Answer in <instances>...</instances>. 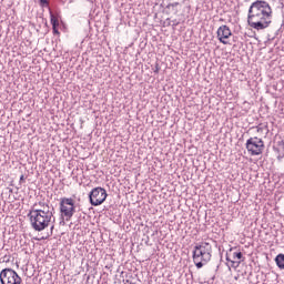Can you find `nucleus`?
Here are the masks:
<instances>
[{"label": "nucleus", "instance_id": "423d86ee", "mask_svg": "<svg viewBox=\"0 0 284 284\" xmlns=\"http://www.w3.org/2000/svg\"><path fill=\"white\" fill-rule=\"evenodd\" d=\"M246 150L252 156H258V154H263V150H265V142L257 136L250 138L246 141Z\"/></svg>", "mask_w": 284, "mask_h": 284}, {"label": "nucleus", "instance_id": "2eb2a0df", "mask_svg": "<svg viewBox=\"0 0 284 284\" xmlns=\"http://www.w3.org/2000/svg\"><path fill=\"white\" fill-rule=\"evenodd\" d=\"M179 6V2L169 3L166 6V9L170 10V8H176Z\"/></svg>", "mask_w": 284, "mask_h": 284}, {"label": "nucleus", "instance_id": "39448f33", "mask_svg": "<svg viewBox=\"0 0 284 284\" xmlns=\"http://www.w3.org/2000/svg\"><path fill=\"white\" fill-rule=\"evenodd\" d=\"M0 283L1 284H23V280L19 276L12 268H3L0 272Z\"/></svg>", "mask_w": 284, "mask_h": 284}, {"label": "nucleus", "instance_id": "1a4fd4ad", "mask_svg": "<svg viewBox=\"0 0 284 284\" xmlns=\"http://www.w3.org/2000/svg\"><path fill=\"white\" fill-rule=\"evenodd\" d=\"M232 37V30H230V27L223 24L217 29V39L220 43H223V45H227V38Z\"/></svg>", "mask_w": 284, "mask_h": 284}, {"label": "nucleus", "instance_id": "f8f14e48", "mask_svg": "<svg viewBox=\"0 0 284 284\" xmlns=\"http://www.w3.org/2000/svg\"><path fill=\"white\" fill-rule=\"evenodd\" d=\"M278 152V159H284V142L280 141L277 148L275 149Z\"/></svg>", "mask_w": 284, "mask_h": 284}, {"label": "nucleus", "instance_id": "9b49d317", "mask_svg": "<svg viewBox=\"0 0 284 284\" xmlns=\"http://www.w3.org/2000/svg\"><path fill=\"white\" fill-rule=\"evenodd\" d=\"M275 263L280 270H284V254L280 253L275 257Z\"/></svg>", "mask_w": 284, "mask_h": 284}, {"label": "nucleus", "instance_id": "20e7f679", "mask_svg": "<svg viewBox=\"0 0 284 284\" xmlns=\"http://www.w3.org/2000/svg\"><path fill=\"white\" fill-rule=\"evenodd\" d=\"M77 212V206H74V200L72 197H62L60 200V213L64 216L65 221H71Z\"/></svg>", "mask_w": 284, "mask_h": 284}, {"label": "nucleus", "instance_id": "7ed1b4c3", "mask_svg": "<svg viewBox=\"0 0 284 284\" xmlns=\"http://www.w3.org/2000/svg\"><path fill=\"white\" fill-rule=\"evenodd\" d=\"M30 219L31 226L36 232H43L45 227H49L50 223H54L55 219L52 214H43V213H36L32 211H29L28 214Z\"/></svg>", "mask_w": 284, "mask_h": 284}, {"label": "nucleus", "instance_id": "412c9836", "mask_svg": "<svg viewBox=\"0 0 284 284\" xmlns=\"http://www.w3.org/2000/svg\"><path fill=\"white\" fill-rule=\"evenodd\" d=\"M52 230H54V224H52V226H51V231H52Z\"/></svg>", "mask_w": 284, "mask_h": 284}, {"label": "nucleus", "instance_id": "4468645a", "mask_svg": "<svg viewBox=\"0 0 284 284\" xmlns=\"http://www.w3.org/2000/svg\"><path fill=\"white\" fill-rule=\"evenodd\" d=\"M41 8H50V1L48 0H40Z\"/></svg>", "mask_w": 284, "mask_h": 284}, {"label": "nucleus", "instance_id": "6e6552de", "mask_svg": "<svg viewBox=\"0 0 284 284\" xmlns=\"http://www.w3.org/2000/svg\"><path fill=\"white\" fill-rule=\"evenodd\" d=\"M30 212H36L38 214H52L54 215V207H50V204L40 201L34 203L30 210Z\"/></svg>", "mask_w": 284, "mask_h": 284}, {"label": "nucleus", "instance_id": "f257e3e1", "mask_svg": "<svg viewBox=\"0 0 284 284\" xmlns=\"http://www.w3.org/2000/svg\"><path fill=\"white\" fill-rule=\"evenodd\" d=\"M247 23L253 30H265L272 23V7L264 0L253 2L248 9Z\"/></svg>", "mask_w": 284, "mask_h": 284}, {"label": "nucleus", "instance_id": "a211bd4d", "mask_svg": "<svg viewBox=\"0 0 284 284\" xmlns=\"http://www.w3.org/2000/svg\"><path fill=\"white\" fill-rule=\"evenodd\" d=\"M53 34H59V27H52Z\"/></svg>", "mask_w": 284, "mask_h": 284}, {"label": "nucleus", "instance_id": "aec40b11", "mask_svg": "<svg viewBox=\"0 0 284 284\" xmlns=\"http://www.w3.org/2000/svg\"><path fill=\"white\" fill-rule=\"evenodd\" d=\"M261 130H263V129L257 126V132H261Z\"/></svg>", "mask_w": 284, "mask_h": 284}, {"label": "nucleus", "instance_id": "f03ea898", "mask_svg": "<svg viewBox=\"0 0 284 284\" xmlns=\"http://www.w3.org/2000/svg\"><path fill=\"white\" fill-rule=\"evenodd\" d=\"M212 260V245L207 242L196 244L193 250V263L197 270Z\"/></svg>", "mask_w": 284, "mask_h": 284}, {"label": "nucleus", "instance_id": "ddd939ff", "mask_svg": "<svg viewBox=\"0 0 284 284\" xmlns=\"http://www.w3.org/2000/svg\"><path fill=\"white\" fill-rule=\"evenodd\" d=\"M50 19L52 28L59 27V18H57L52 11H50Z\"/></svg>", "mask_w": 284, "mask_h": 284}, {"label": "nucleus", "instance_id": "6ab92c4d", "mask_svg": "<svg viewBox=\"0 0 284 284\" xmlns=\"http://www.w3.org/2000/svg\"><path fill=\"white\" fill-rule=\"evenodd\" d=\"M22 181H26V178L23 175L20 176V183H22Z\"/></svg>", "mask_w": 284, "mask_h": 284}, {"label": "nucleus", "instance_id": "dca6fc26", "mask_svg": "<svg viewBox=\"0 0 284 284\" xmlns=\"http://www.w3.org/2000/svg\"><path fill=\"white\" fill-rule=\"evenodd\" d=\"M1 260L2 263H10V255H4Z\"/></svg>", "mask_w": 284, "mask_h": 284}, {"label": "nucleus", "instance_id": "4be33fe9", "mask_svg": "<svg viewBox=\"0 0 284 284\" xmlns=\"http://www.w3.org/2000/svg\"><path fill=\"white\" fill-rule=\"evenodd\" d=\"M10 194H12V189L9 190Z\"/></svg>", "mask_w": 284, "mask_h": 284}, {"label": "nucleus", "instance_id": "9d476101", "mask_svg": "<svg viewBox=\"0 0 284 284\" xmlns=\"http://www.w3.org/2000/svg\"><path fill=\"white\" fill-rule=\"evenodd\" d=\"M241 258H243V253L234 252L232 257H230V253H226V261L231 263V267H239L241 265Z\"/></svg>", "mask_w": 284, "mask_h": 284}, {"label": "nucleus", "instance_id": "0eeeda50", "mask_svg": "<svg viewBox=\"0 0 284 284\" xmlns=\"http://www.w3.org/2000/svg\"><path fill=\"white\" fill-rule=\"evenodd\" d=\"M105 199H108V192L101 186L94 187L89 193V201L94 207L103 205V203H105Z\"/></svg>", "mask_w": 284, "mask_h": 284}, {"label": "nucleus", "instance_id": "f3484780", "mask_svg": "<svg viewBox=\"0 0 284 284\" xmlns=\"http://www.w3.org/2000/svg\"><path fill=\"white\" fill-rule=\"evenodd\" d=\"M160 71H161V67H159V63H156L155 69H154V73L159 74Z\"/></svg>", "mask_w": 284, "mask_h": 284}]
</instances>
